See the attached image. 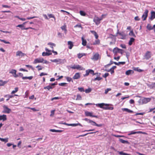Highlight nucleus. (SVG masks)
<instances>
[{"label":"nucleus","mask_w":155,"mask_h":155,"mask_svg":"<svg viewBox=\"0 0 155 155\" xmlns=\"http://www.w3.org/2000/svg\"><path fill=\"white\" fill-rule=\"evenodd\" d=\"M134 71L132 70H129L127 71L125 73L126 75H130L131 74H133L134 73Z\"/></svg>","instance_id":"obj_19"},{"label":"nucleus","mask_w":155,"mask_h":155,"mask_svg":"<svg viewBox=\"0 0 155 155\" xmlns=\"http://www.w3.org/2000/svg\"><path fill=\"white\" fill-rule=\"evenodd\" d=\"M103 18L101 17L99 18L97 16H95L93 19V21L95 22L97 25H98L100 23V21L102 20Z\"/></svg>","instance_id":"obj_3"},{"label":"nucleus","mask_w":155,"mask_h":155,"mask_svg":"<svg viewBox=\"0 0 155 155\" xmlns=\"http://www.w3.org/2000/svg\"><path fill=\"white\" fill-rule=\"evenodd\" d=\"M53 88V87L51 86V85H48L46 87H44V89H47L48 90H50V89H52Z\"/></svg>","instance_id":"obj_29"},{"label":"nucleus","mask_w":155,"mask_h":155,"mask_svg":"<svg viewBox=\"0 0 155 155\" xmlns=\"http://www.w3.org/2000/svg\"><path fill=\"white\" fill-rule=\"evenodd\" d=\"M3 110L2 111V113L9 114L11 111V110L8 107L5 105H2Z\"/></svg>","instance_id":"obj_2"},{"label":"nucleus","mask_w":155,"mask_h":155,"mask_svg":"<svg viewBox=\"0 0 155 155\" xmlns=\"http://www.w3.org/2000/svg\"><path fill=\"white\" fill-rule=\"evenodd\" d=\"M8 138H6L5 139L1 138V141L2 142H4L5 143H6L8 142Z\"/></svg>","instance_id":"obj_34"},{"label":"nucleus","mask_w":155,"mask_h":155,"mask_svg":"<svg viewBox=\"0 0 155 155\" xmlns=\"http://www.w3.org/2000/svg\"><path fill=\"white\" fill-rule=\"evenodd\" d=\"M99 57V54L98 53H95L93 56L92 58H91V59L97 61L98 60Z\"/></svg>","instance_id":"obj_12"},{"label":"nucleus","mask_w":155,"mask_h":155,"mask_svg":"<svg viewBox=\"0 0 155 155\" xmlns=\"http://www.w3.org/2000/svg\"><path fill=\"white\" fill-rule=\"evenodd\" d=\"M61 28L62 30L64 31L65 33L66 34L67 32V30L66 29V26L65 25H64L62 26L61 27Z\"/></svg>","instance_id":"obj_30"},{"label":"nucleus","mask_w":155,"mask_h":155,"mask_svg":"<svg viewBox=\"0 0 155 155\" xmlns=\"http://www.w3.org/2000/svg\"><path fill=\"white\" fill-rule=\"evenodd\" d=\"M16 71L15 69H12L9 71V73L13 75V76L15 78H17L18 77V75L16 74Z\"/></svg>","instance_id":"obj_8"},{"label":"nucleus","mask_w":155,"mask_h":155,"mask_svg":"<svg viewBox=\"0 0 155 155\" xmlns=\"http://www.w3.org/2000/svg\"><path fill=\"white\" fill-rule=\"evenodd\" d=\"M36 68H38V71H40V70H41L42 69V68H41V66H39V65H38L36 67Z\"/></svg>","instance_id":"obj_61"},{"label":"nucleus","mask_w":155,"mask_h":155,"mask_svg":"<svg viewBox=\"0 0 155 155\" xmlns=\"http://www.w3.org/2000/svg\"><path fill=\"white\" fill-rule=\"evenodd\" d=\"M118 34L122 36V37L121 38L122 39H123L124 38V37L125 36V35L123 33L119 32V30H117V35ZM117 35H116V36H117Z\"/></svg>","instance_id":"obj_18"},{"label":"nucleus","mask_w":155,"mask_h":155,"mask_svg":"<svg viewBox=\"0 0 155 155\" xmlns=\"http://www.w3.org/2000/svg\"><path fill=\"white\" fill-rule=\"evenodd\" d=\"M120 46L123 48H126V46L124 44H121L120 45Z\"/></svg>","instance_id":"obj_64"},{"label":"nucleus","mask_w":155,"mask_h":155,"mask_svg":"<svg viewBox=\"0 0 155 155\" xmlns=\"http://www.w3.org/2000/svg\"><path fill=\"white\" fill-rule=\"evenodd\" d=\"M77 97L76 99L77 100H80L81 99V97L79 94L77 95Z\"/></svg>","instance_id":"obj_42"},{"label":"nucleus","mask_w":155,"mask_h":155,"mask_svg":"<svg viewBox=\"0 0 155 155\" xmlns=\"http://www.w3.org/2000/svg\"><path fill=\"white\" fill-rule=\"evenodd\" d=\"M16 27L20 28L22 30H24L25 29V26L22 24L18 25Z\"/></svg>","instance_id":"obj_37"},{"label":"nucleus","mask_w":155,"mask_h":155,"mask_svg":"<svg viewBox=\"0 0 155 155\" xmlns=\"http://www.w3.org/2000/svg\"><path fill=\"white\" fill-rule=\"evenodd\" d=\"M1 41L3 42L5 44H10V42L9 41H6L4 40H2L1 39Z\"/></svg>","instance_id":"obj_60"},{"label":"nucleus","mask_w":155,"mask_h":155,"mask_svg":"<svg viewBox=\"0 0 155 155\" xmlns=\"http://www.w3.org/2000/svg\"><path fill=\"white\" fill-rule=\"evenodd\" d=\"M150 100V99L148 98H144L142 100L143 103L146 104L149 102Z\"/></svg>","instance_id":"obj_16"},{"label":"nucleus","mask_w":155,"mask_h":155,"mask_svg":"<svg viewBox=\"0 0 155 155\" xmlns=\"http://www.w3.org/2000/svg\"><path fill=\"white\" fill-rule=\"evenodd\" d=\"M134 40L135 39L134 38H131L129 42V45H131L132 44V43L134 41Z\"/></svg>","instance_id":"obj_25"},{"label":"nucleus","mask_w":155,"mask_h":155,"mask_svg":"<svg viewBox=\"0 0 155 155\" xmlns=\"http://www.w3.org/2000/svg\"><path fill=\"white\" fill-rule=\"evenodd\" d=\"M119 141L121 142V143H126V144H129V143L127 140H123L122 139H119Z\"/></svg>","instance_id":"obj_24"},{"label":"nucleus","mask_w":155,"mask_h":155,"mask_svg":"<svg viewBox=\"0 0 155 155\" xmlns=\"http://www.w3.org/2000/svg\"><path fill=\"white\" fill-rule=\"evenodd\" d=\"M55 110H53L51 111V114H50V116H53L54 114Z\"/></svg>","instance_id":"obj_56"},{"label":"nucleus","mask_w":155,"mask_h":155,"mask_svg":"<svg viewBox=\"0 0 155 155\" xmlns=\"http://www.w3.org/2000/svg\"><path fill=\"white\" fill-rule=\"evenodd\" d=\"M26 56V54L23 53L22 51H17L16 52V56H18L20 58H21Z\"/></svg>","instance_id":"obj_5"},{"label":"nucleus","mask_w":155,"mask_h":155,"mask_svg":"<svg viewBox=\"0 0 155 155\" xmlns=\"http://www.w3.org/2000/svg\"><path fill=\"white\" fill-rule=\"evenodd\" d=\"M109 74L108 73H105L104 75H103V77L104 78H106L109 75Z\"/></svg>","instance_id":"obj_58"},{"label":"nucleus","mask_w":155,"mask_h":155,"mask_svg":"<svg viewBox=\"0 0 155 155\" xmlns=\"http://www.w3.org/2000/svg\"><path fill=\"white\" fill-rule=\"evenodd\" d=\"M81 39L82 40V45L83 46H85L86 45L87 41L85 40H84L83 38V37L81 38Z\"/></svg>","instance_id":"obj_28"},{"label":"nucleus","mask_w":155,"mask_h":155,"mask_svg":"<svg viewBox=\"0 0 155 155\" xmlns=\"http://www.w3.org/2000/svg\"><path fill=\"white\" fill-rule=\"evenodd\" d=\"M78 90L81 92L84 91V88L83 87H78Z\"/></svg>","instance_id":"obj_48"},{"label":"nucleus","mask_w":155,"mask_h":155,"mask_svg":"<svg viewBox=\"0 0 155 155\" xmlns=\"http://www.w3.org/2000/svg\"><path fill=\"white\" fill-rule=\"evenodd\" d=\"M120 50V49L117 47H116L113 49V51L114 54H116Z\"/></svg>","instance_id":"obj_23"},{"label":"nucleus","mask_w":155,"mask_h":155,"mask_svg":"<svg viewBox=\"0 0 155 155\" xmlns=\"http://www.w3.org/2000/svg\"><path fill=\"white\" fill-rule=\"evenodd\" d=\"M145 134V132H143L140 131H130L129 133H128V135H130L131 134Z\"/></svg>","instance_id":"obj_11"},{"label":"nucleus","mask_w":155,"mask_h":155,"mask_svg":"<svg viewBox=\"0 0 155 155\" xmlns=\"http://www.w3.org/2000/svg\"><path fill=\"white\" fill-rule=\"evenodd\" d=\"M83 120L88 122L89 123H94V121L91 120L87 118H85Z\"/></svg>","instance_id":"obj_36"},{"label":"nucleus","mask_w":155,"mask_h":155,"mask_svg":"<svg viewBox=\"0 0 155 155\" xmlns=\"http://www.w3.org/2000/svg\"><path fill=\"white\" fill-rule=\"evenodd\" d=\"M150 57L151 55L150 52L148 51H147L145 54V59L147 60H148L150 58Z\"/></svg>","instance_id":"obj_14"},{"label":"nucleus","mask_w":155,"mask_h":155,"mask_svg":"<svg viewBox=\"0 0 155 155\" xmlns=\"http://www.w3.org/2000/svg\"><path fill=\"white\" fill-rule=\"evenodd\" d=\"M119 153L120 155H130V154H128V153H124L122 151L119 152Z\"/></svg>","instance_id":"obj_41"},{"label":"nucleus","mask_w":155,"mask_h":155,"mask_svg":"<svg viewBox=\"0 0 155 155\" xmlns=\"http://www.w3.org/2000/svg\"><path fill=\"white\" fill-rule=\"evenodd\" d=\"M148 11L147 9L145 10V12L142 16V18L143 19V21H145L146 19V18L148 16Z\"/></svg>","instance_id":"obj_7"},{"label":"nucleus","mask_w":155,"mask_h":155,"mask_svg":"<svg viewBox=\"0 0 155 155\" xmlns=\"http://www.w3.org/2000/svg\"><path fill=\"white\" fill-rule=\"evenodd\" d=\"M100 40H96L95 42L94 43V45H98L100 43Z\"/></svg>","instance_id":"obj_46"},{"label":"nucleus","mask_w":155,"mask_h":155,"mask_svg":"<svg viewBox=\"0 0 155 155\" xmlns=\"http://www.w3.org/2000/svg\"><path fill=\"white\" fill-rule=\"evenodd\" d=\"M52 54V53H48V52H43L42 53V55L43 56H49L50 55H51Z\"/></svg>","instance_id":"obj_26"},{"label":"nucleus","mask_w":155,"mask_h":155,"mask_svg":"<svg viewBox=\"0 0 155 155\" xmlns=\"http://www.w3.org/2000/svg\"><path fill=\"white\" fill-rule=\"evenodd\" d=\"M6 120L7 116L6 115H1V120H2L3 121H4Z\"/></svg>","instance_id":"obj_20"},{"label":"nucleus","mask_w":155,"mask_h":155,"mask_svg":"<svg viewBox=\"0 0 155 155\" xmlns=\"http://www.w3.org/2000/svg\"><path fill=\"white\" fill-rule=\"evenodd\" d=\"M13 96L12 95H6L4 96L5 97H8L9 98H12L13 97Z\"/></svg>","instance_id":"obj_55"},{"label":"nucleus","mask_w":155,"mask_h":155,"mask_svg":"<svg viewBox=\"0 0 155 155\" xmlns=\"http://www.w3.org/2000/svg\"><path fill=\"white\" fill-rule=\"evenodd\" d=\"M114 63L116 65H119L120 64H125V62H119L118 63H117L116 62H114Z\"/></svg>","instance_id":"obj_31"},{"label":"nucleus","mask_w":155,"mask_h":155,"mask_svg":"<svg viewBox=\"0 0 155 155\" xmlns=\"http://www.w3.org/2000/svg\"><path fill=\"white\" fill-rule=\"evenodd\" d=\"M122 110L123 111H125L128 113H133V111L131 110L128 108H122Z\"/></svg>","instance_id":"obj_22"},{"label":"nucleus","mask_w":155,"mask_h":155,"mask_svg":"<svg viewBox=\"0 0 155 155\" xmlns=\"http://www.w3.org/2000/svg\"><path fill=\"white\" fill-rule=\"evenodd\" d=\"M66 84H67L66 83H59L58 84V85L60 86H65V85H66Z\"/></svg>","instance_id":"obj_52"},{"label":"nucleus","mask_w":155,"mask_h":155,"mask_svg":"<svg viewBox=\"0 0 155 155\" xmlns=\"http://www.w3.org/2000/svg\"><path fill=\"white\" fill-rule=\"evenodd\" d=\"M51 61L53 62H55L57 64H59L63 63V60L60 59H56L54 60H51Z\"/></svg>","instance_id":"obj_6"},{"label":"nucleus","mask_w":155,"mask_h":155,"mask_svg":"<svg viewBox=\"0 0 155 155\" xmlns=\"http://www.w3.org/2000/svg\"><path fill=\"white\" fill-rule=\"evenodd\" d=\"M86 74L83 75L84 77L87 76L89 75V69L86 71Z\"/></svg>","instance_id":"obj_47"},{"label":"nucleus","mask_w":155,"mask_h":155,"mask_svg":"<svg viewBox=\"0 0 155 155\" xmlns=\"http://www.w3.org/2000/svg\"><path fill=\"white\" fill-rule=\"evenodd\" d=\"M89 74H92L93 75H96V73H94V71L91 69H89Z\"/></svg>","instance_id":"obj_40"},{"label":"nucleus","mask_w":155,"mask_h":155,"mask_svg":"<svg viewBox=\"0 0 155 155\" xmlns=\"http://www.w3.org/2000/svg\"><path fill=\"white\" fill-rule=\"evenodd\" d=\"M147 28L148 30H150L153 29L152 27L150 24H147Z\"/></svg>","instance_id":"obj_32"},{"label":"nucleus","mask_w":155,"mask_h":155,"mask_svg":"<svg viewBox=\"0 0 155 155\" xmlns=\"http://www.w3.org/2000/svg\"><path fill=\"white\" fill-rule=\"evenodd\" d=\"M129 35L130 36H132L134 37H136V36L135 35L133 31H131L129 33Z\"/></svg>","instance_id":"obj_33"},{"label":"nucleus","mask_w":155,"mask_h":155,"mask_svg":"<svg viewBox=\"0 0 155 155\" xmlns=\"http://www.w3.org/2000/svg\"><path fill=\"white\" fill-rule=\"evenodd\" d=\"M111 90V88H108L107 89H106L105 90V93H104L105 94H107L109 91H110Z\"/></svg>","instance_id":"obj_54"},{"label":"nucleus","mask_w":155,"mask_h":155,"mask_svg":"<svg viewBox=\"0 0 155 155\" xmlns=\"http://www.w3.org/2000/svg\"><path fill=\"white\" fill-rule=\"evenodd\" d=\"M68 45H69L68 48L70 49H71L73 46V45L72 43V42L71 41H68Z\"/></svg>","instance_id":"obj_21"},{"label":"nucleus","mask_w":155,"mask_h":155,"mask_svg":"<svg viewBox=\"0 0 155 155\" xmlns=\"http://www.w3.org/2000/svg\"><path fill=\"white\" fill-rule=\"evenodd\" d=\"M8 81H3L1 80V86H3L5 84L7 83Z\"/></svg>","instance_id":"obj_39"},{"label":"nucleus","mask_w":155,"mask_h":155,"mask_svg":"<svg viewBox=\"0 0 155 155\" xmlns=\"http://www.w3.org/2000/svg\"><path fill=\"white\" fill-rule=\"evenodd\" d=\"M18 88L17 87H15V90H13V91L12 92H11V94H13L15 93L17 91H18Z\"/></svg>","instance_id":"obj_43"},{"label":"nucleus","mask_w":155,"mask_h":155,"mask_svg":"<svg viewBox=\"0 0 155 155\" xmlns=\"http://www.w3.org/2000/svg\"><path fill=\"white\" fill-rule=\"evenodd\" d=\"M48 45H51V46H54V47H55L56 46V45L55 44L52 43L51 42H49L48 43Z\"/></svg>","instance_id":"obj_53"},{"label":"nucleus","mask_w":155,"mask_h":155,"mask_svg":"<svg viewBox=\"0 0 155 155\" xmlns=\"http://www.w3.org/2000/svg\"><path fill=\"white\" fill-rule=\"evenodd\" d=\"M80 13L81 15L83 16H85L86 15V13L82 11H80Z\"/></svg>","instance_id":"obj_44"},{"label":"nucleus","mask_w":155,"mask_h":155,"mask_svg":"<svg viewBox=\"0 0 155 155\" xmlns=\"http://www.w3.org/2000/svg\"><path fill=\"white\" fill-rule=\"evenodd\" d=\"M85 114L86 116H90L96 118L98 117L97 116L92 115L93 113L92 112H90L87 111H86L85 112Z\"/></svg>","instance_id":"obj_9"},{"label":"nucleus","mask_w":155,"mask_h":155,"mask_svg":"<svg viewBox=\"0 0 155 155\" xmlns=\"http://www.w3.org/2000/svg\"><path fill=\"white\" fill-rule=\"evenodd\" d=\"M102 79V78L100 77H97L94 79V81H96V80L100 81Z\"/></svg>","instance_id":"obj_45"},{"label":"nucleus","mask_w":155,"mask_h":155,"mask_svg":"<svg viewBox=\"0 0 155 155\" xmlns=\"http://www.w3.org/2000/svg\"><path fill=\"white\" fill-rule=\"evenodd\" d=\"M71 68L72 69H77L81 70H84L85 68L81 67L80 65L78 64L76 65H74L73 66L71 67Z\"/></svg>","instance_id":"obj_4"},{"label":"nucleus","mask_w":155,"mask_h":155,"mask_svg":"<svg viewBox=\"0 0 155 155\" xmlns=\"http://www.w3.org/2000/svg\"><path fill=\"white\" fill-rule=\"evenodd\" d=\"M28 109H30L32 110H33L34 111H38V110H36L35 108H30L29 107H28Z\"/></svg>","instance_id":"obj_57"},{"label":"nucleus","mask_w":155,"mask_h":155,"mask_svg":"<svg viewBox=\"0 0 155 155\" xmlns=\"http://www.w3.org/2000/svg\"><path fill=\"white\" fill-rule=\"evenodd\" d=\"M93 123L94 124H95V126H96L97 127H102L103 126V124H96V123L94 121Z\"/></svg>","instance_id":"obj_49"},{"label":"nucleus","mask_w":155,"mask_h":155,"mask_svg":"<svg viewBox=\"0 0 155 155\" xmlns=\"http://www.w3.org/2000/svg\"><path fill=\"white\" fill-rule=\"evenodd\" d=\"M58 36L59 38H62V34L60 32H58Z\"/></svg>","instance_id":"obj_63"},{"label":"nucleus","mask_w":155,"mask_h":155,"mask_svg":"<svg viewBox=\"0 0 155 155\" xmlns=\"http://www.w3.org/2000/svg\"><path fill=\"white\" fill-rule=\"evenodd\" d=\"M66 78L67 81L68 82H70L72 80V78L69 77H66Z\"/></svg>","instance_id":"obj_51"},{"label":"nucleus","mask_w":155,"mask_h":155,"mask_svg":"<svg viewBox=\"0 0 155 155\" xmlns=\"http://www.w3.org/2000/svg\"><path fill=\"white\" fill-rule=\"evenodd\" d=\"M33 78V77L32 76H30V77H22V79L23 80H25L26 79H28L30 80L32 79Z\"/></svg>","instance_id":"obj_27"},{"label":"nucleus","mask_w":155,"mask_h":155,"mask_svg":"<svg viewBox=\"0 0 155 155\" xmlns=\"http://www.w3.org/2000/svg\"><path fill=\"white\" fill-rule=\"evenodd\" d=\"M95 105L99 107H100L103 108L105 110H113L114 109V107H108V106L109 105V104L102 103L101 104H95Z\"/></svg>","instance_id":"obj_1"},{"label":"nucleus","mask_w":155,"mask_h":155,"mask_svg":"<svg viewBox=\"0 0 155 155\" xmlns=\"http://www.w3.org/2000/svg\"><path fill=\"white\" fill-rule=\"evenodd\" d=\"M92 90V89L90 88H89L87 89H86L84 91L86 93H88L90 92Z\"/></svg>","instance_id":"obj_38"},{"label":"nucleus","mask_w":155,"mask_h":155,"mask_svg":"<svg viewBox=\"0 0 155 155\" xmlns=\"http://www.w3.org/2000/svg\"><path fill=\"white\" fill-rule=\"evenodd\" d=\"M2 7L3 8H10V6L6 5H2Z\"/></svg>","instance_id":"obj_59"},{"label":"nucleus","mask_w":155,"mask_h":155,"mask_svg":"<svg viewBox=\"0 0 155 155\" xmlns=\"http://www.w3.org/2000/svg\"><path fill=\"white\" fill-rule=\"evenodd\" d=\"M48 15L50 18H54V20H55V17L52 14H48Z\"/></svg>","instance_id":"obj_50"},{"label":"nucleus","mask_w":155,"mask_h":155,"mask_svg":"<svg viewBox=\"0 0 155 155\" xmlns=\"http://www.w3.org/2000/svg\"><path fill=\"white\" fill-rule=\"evenodd\" d=\"M85 54L84 53H81V54L79 53L78 54V58H80L83 56L85 55Z\"/></svg>","instance_id":"obj_35"},{"label":"nucleus","mask_w":155,"mask_h":155,"mask_svg":"<svg viewBox=\"0 0 155 155\" xmlns=\"http://www.w3.org/2000/svg\"><path fill=\"white\" fill-rule=\"evenodd\" d=\"M59 99L58 97H55L53 98H52L51 99V101H53L54 100H58Z\"/></svg>","instance_id":"obj_62"},{"label":"nucleus","mask_w":155,"mask_h":155,"mask_svg":"<svg viewBox=\"0 0 155 155\" xmlns=\"http://www.w3.org/2000/svg\"><path fill=\"white\" fill-rule=\"evenodd\" d=\"M80 77V75L79 73H77L74 76L73 78L74 79H78Z\"/></svg>","instance_id":"obj_17"},{"label":"nucleus","mask_w":155,"mask_h":155,"mask_svg":"<svg viewBox=\"0 0 155 155\" xmlns=\"http://www.w3.org/2000/svg\"><path fill=\"white\" fill-rule=\"evenodd\" d=\"M44 61V59L42 58H39L35 59L34 61V64H36L39 63H42Z\"/></svg>","instance_id":"obj_10"},{"label":"nucleus","mask_w":155,"mask_h":155,"mask_svg":"<svg viewBox=\"0 0 155 155\" xmlns=\"http://www.w3.org/2000/svg\"><path fill=\"white\" fill-rule=\"evenodd\" d=\"M155 18V12L153 11L151 12V15L149 18L151 20H152L153 19Z\"/></svg>","instance_id":"obj_15"},{"label":"nucleus","mask_w":155,"mask_h":155,"mask_svg":"<svg viewBox=\"0 0 155 155\" xmlns=\"http://www.w3.org/2000/svg\"><path fill=\"white\" fill-rule=\"evenodd\" d=\"M155 82H153L151 84H147V86L150 89H155Z\"/></svg>","instance_id":"obj_13"}]
</instances>
